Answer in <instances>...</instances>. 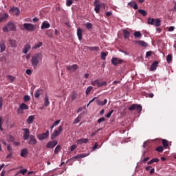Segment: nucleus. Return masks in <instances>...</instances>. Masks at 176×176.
<instances>
[{
  "label": "nucleus",
  "instance_id": "nucleus-41",
  "mask_svg": "<svg viewBox=\"0 0 176 176\" xmlns=\"http://www.w3.org/2000/svg\"><path fill=\"white\" fill-rule=\"evenodd\" d=\"M88 50H96L98 52L100 50V47H87Z\"/></svg>",
  "mask_w": 176,
  "mask_h": 176
},
{
  "label": "nucleus",
  "instance_id": "nucleus-18",
  "mask_svg": "<svg viewBox=\"0 0 176 176\" xmlns=\"http://www.w3.org/2000/svg\"><path fill=\"white\" fill-rule=\"evenodd\" d=\"M41 28V30L50 28V23H49L47 21H43L42 23Z\"/></svg>",
  "mask_w": 176,
  "mask_h": 176
},
{
  "label": "nucleus",
  "instance_id": "nucleus-42",
  "mask_svg": "<svg viewBox=\"0 0 176 176\" xmlns=\"http://www.w3.org/2000/svg\"><path fill=\"white\" fill-rule=\"evenodd\" d=\"M138 13H140V14L142 15L144 17H145V16H146L147 14L146 11H145L144 10H138Z\"/></svg>",
  "mask_w": 176,
  "mask_h": 176
},
{
  "label": "nucleus",
  "instance_id": "nucleus-27",
  "mask_svg": "<svg viewBox=\"0 0 176 176\" xmlns=\"http://www.w3.org/2000/svg\"><path fill=\"white\" fill-rule=\"evenodd\" d=\"M86 156H89V154H78L77 155L73 157L72 159H82V157H86Z\"/></svg>",
  "mask_w": 176,
  "mask_h": 176
},
{
  "label": "nucleus",
  "instance_id": "nucleus-10",
  "mask_svg": "<svg viewBox=\"0 0 176 176\" xmlns=\"http://www.w3.org/2000/svg\"><path fill=\"white\" fill-rule=\"evenodd\" d=\"M23 140H25V141H27V140H28V138H30V136L31 135H30V129L25 128L23 129Z\"/></svg>",
  "mask_w": 176,
  "mask_h": 176
},
{
  "label": "nucleus",
  "instance_id": "nucleus-59",
  "mask_svg": "<svg viewBox=\"0 0 176 176\" xmlns=\"http://www.w3.org/2000/svg\"><path fill=\"white\" fill-rule=\"evenodd\" d=\"M13 157V153H9L6 156V159H11Z\"/></svg>",
  "mask_w": 176,
  "mask_h": 176
},
{
  "label": "nucleus",
  "instance_id": "nucleus-31",
  "mask_svg": "<svg viewBox=\"0 0 176 176\" xmlns=\"http://www.w3.org/2000/svg\"><path fill=\"white\" fill-rule=\"evenodd\" d=\"M11 10L15 16H19V14H20V10L16 7L12 8Z\"/></svg>",
  "mask_w": 176,
  "mask_h": 176
},
{
  "label": "nucleus",
  "instance_id": "nucleus-57",
  "mask_svg": "<svg viewBox=\"0 0 176 176\" xmlns=\"http://www.w3.org/2000/svg\"><path fill=\"white\" fill-rule=\"evenodd\" d=\"M77 148L76 144H73L72 146H71L70 147V151L71 152H74V150L76 149Z\"/></svg>",
  "mask_w": 176,
  "mask_h": 176
},
{
  "label": "nucleus",
  "instance_id": "nucleus-38",
  "mask_svg": "<svg viewBox=\"0 0 176 176\" xmlns=\"http://www.w3.org/2000/svg\"><path fill=\"white\" fill-rule=\"evenodd\" d=\"M162 145H163L164 148H167V146H168V141H167V140H166V139H163L162 140Z\"/></svg>",
  "mask_w": 176,
  "mask_h": 176
},
{
  "label": "nucleus",
  "instance_id": "nucleus-23",
  "mask_svg": "<svg viewBox=\"0 0 176 176\" xmlns=\"http://www.w3.org/2000/svg\"><path fill=\"white\" fill-rule=\"evenodd\" d=\"M28 155V150L27 148H23L21 151V157H27Z\"/></svg>",
  "mask_w": 176,
  "mask_h": 176
},
{
  "label": "nucleus",
  "instance_id": "nucleus-3",
  "mask_svg": "<svg viewBox=\"0 0 176 176\" xmlns=\"http://www.w3.org/2000/svg\"><path fill=\"white\" fill-rule=\"evenodd\" d=\"M91 86H97V87H102V86H107V82H100V80L96 79L91 82Z\"/></svg>",
  "mask_w": 176,
  "mask_h": 176
},
{
  "label": "nucleus",
  "instance_id": "nucleus-56",
  "mask_svg": "<svg viewBox=\"0 0 176 176\" xmlns=\"http://www.w3.org/2000/svg\"><path fill=\"white\" fill-rule=\"evenodd\" d=\"M102 122H105V118L102 117L98 120V123H102Z\"/></svg>",
  "mask_w": 176,
  "mask_h": 176
},
{
  "label": "nucleus",
  "instance_id": "nucleus-17",
  "mask_svg": "<svg viewBox=\"0 0 176 176\" xmlns=\"http://www.w3.org/2000/svg\"><path fill=\"white\" fill-rule=\"evenodd\" d=\"M158 65H159V62L157 60H155L151 65V67H150L151 71H156V68H157Z\"/></svg>",
  "mask_w": 176,
  "mask_h": 176
},
{
  "label": "nucleus",
  "instance_id": "nucleus-49",
  "mask_svg": "<svg viewBox=\"0 0 176 176\" xmlns=\"http://www.w3.org/2000/svg\"><path fill=\"white\" fill-rule=\"evenodd\" d=\"M7 150L9 153H13V148H12V146H10V144L7 145Z\"/></svg>",
  "mask_w": 176,
  "mask_h": 176
},
{
  "label": "nucleus",
  "instance_id": "nucleus-35",
  "mask_svg": "<svg viewBox=\"0 0 176 176\" xmlns=\"http://www.w3.org/2000/svg\"><path fill=\"white\" fill-rule=\"evenodd\" d=\"M80 119H82V114L79 115L73 122L74 124H77L80 122Z\"/></svg>",
  "mask_w": 176,
  "mask_h": 176
},
{
  "label": "nucleus",
  "instance_id": "nucleus-11",
  "mask_svg": "<svg viewBox=\"0 0 176 176\" xmlns=\"http://www.w3.org/2000/svg\"><path fill=\"white\" fill-rule=\"evenodd\" d=\"M29 139H30L28 141L29 145H36L38 140L35 139V136L30 135Z\"/></svg>",
  "mask_w": 176,
  "mask_h": 176
},
{
  "label": "nucleus",
  "instance_id": "nucleus-16",
  "mask_svg": "<svg viewBox=\"0 0 176 176\" xmlns=\"http://www.w3.org/2000/svg\"><path fill=\"white\" fill-rule=\"evenodd\" d=\"M28 105H27L25 103H21L19 108L18 109V112H20V111L28 109Z\"/></svg>",
  "mask_w": 176,
  "mask_h": 176
},
{
  "label": "nucleus",
  "instance_id": "nucleus-25",
  "mask_svg": "<svg viewBox=\"0 0 176 176\" xmlns=\"http://www.w3.org/2000/svg\"><path fill=\"white\" fill-rule=\"evenodd\" d=\"M107 102H108V100L104 99V102L97 100L96 103L98 105H100V107H104V105H107Z\"/></svg>",
  "mask_w": 176,
  "mask_h": 176
},
{
  "label": "nucleus",
  "instance_id": "nucleus-19",
  "mask_svg": "<svg viewBox=\"0 0 176 176\" xmlns=\"http://www.w3.org/2000/svg\"><path fill=\"white\" fill-rule=\"evenodd\" d=\"M87 142H89V139L82 138L79 139L76 141V144H78V145H82V144H87Z\"/></svg>",
  "mask_w": 176,
  "mask_h": 176
},
{
  "label": "nucleus",
  "instance_id": "nucleus-64",
  "mask_svg": "<svg viewBox=\"0 0 176 176\" xmlns=\"http://www.w3.org/2000/svg\"><path fill=\"white\" fill-rule=\"evenodd\" d=\"M26 74H27V75H31V74H32V71L30 69H28L26 70Z\"/></svg>",
  "mask_w": 176,
  "mask_h": 176
},
{
  "label": "nucleus",
  "instance_id": "nucleus-51",
  "mask_svg": "<svg viewBox=\"0 0 176 176\" xmlns=\"http://www.w3.org/2000/svg\"><path fill=\"white\" fill-rule=\"evenodd\" d=\"M28 170L27 169H22L19 172V174H22L23 175H24L25 174H26V173H28Z\"/></svg>",
  "mask_w": 176,
  "mask_h": 176
},
{
  "label": "nucleus",
  "instance_id": "nucleus-62",
  "mask_svg": "<svg viewBox=\"0 0 176 176\" xmlns=\"http://www.w3.org/2000/svg\"><path fill=\"white\" fill-rule=\"evenodd\" d=\"M152 56V52L148 51L146 53V57H151Z\"/></svg>",
  "mask_w": 176,
  "mask_h": 176
},
{
  "label": "nucleus",
  "instance_id": "nucleus-24",
  "mask_svg": "<svg viewBox=\"0 0 176 176\" xmlns=\"http://www.w3.org/2000/svg\"><path fill=\"white\" fill-rule=\"evenodd\" d=\"M9 17L8 14H0V23H2Z\"/></svg>",
  "mask_w": 176,
  "mask_h": 176
},
{
  "label": "nucleus",
  "instance_id": "nucleus-52",
  "mask_svg": "<svg viewBox=\"0 0 176 176\" xmlns=\"http://www.w3.org/2000/svg\"><path fill=\"white\" fill-rule=\"evenodd\" d=\"M74 3L72 0H67L66 6H71Z\"/></svg>",
  "mask_w": 176,
  "mask_h": 176
},
{
  "label": "nucleus",
  "instance_id": "nucleus-48",
  "mask_svg": "<svg viewBox=\"0 0 176 176\" xmlns=\"http://www.w3.org/2000/svg\"><path fill=\"white\" fill-rule=\"evenodd\" d=\"M155 151H157V152H163V151H164V148H163V146H160L155 148Z\"/></svg>",
  "mask_w": 176,
  "mask_h": 176
},
{
  "label": "nucleus",
  "instance_id": "nucleus-14",
  "mask_svg": "<svg viewBox=\"0 0 176 176\" xmlns=\"http://www.w3.org/2000/svg\"><path fill=\"white\" fill-rule=\"evenodd\" d=\"M78 65H76V64H74L71 66H69V65L67 66V71H70L71 72H75V71H76V69H78Z\"/></svg>",
  "mask_w": 176,
  "mask_h": 176
},
{
  "label": "nucleus",
  "instance_id": "nucleus-8",
  "mask_svg": "<svg viewBox=\"0 0 176 176\" xmlns=\"http://www.w3.org/2000/svg\"><path fill=\"white\" fill-rule=\"evenodd\" d=\"M49 137V131H47L45 133L38 135L37 138L40 141H43V140H46Z\"/></svg>",
  "mask_w": 176,
  "mask_h": 176
},
{
  "label": "nucleus",
  "instance_id": "nucleus-47",
  "mask_svg": "<svg viewBox=\"0 0 176 176\" xmlns=\"http://www.w3.org/2000/svg\"><path fill=\"white\" fill-rule=\"evenodd\" d=\"M7 79L10 81V82H13L14 80V79H16V78H14V76H7Z\"/></svg>",
  "mask_w": 176,
  "mask_h": 176
},
{
  "label": "nucleus",
  "instance_id": "nucleus-29",
  "mask_svg": "<svg viewBox=\"0 0 176 176\" xmlns=\"http://www.w3.org/2000/svg\"><path fill=\"white\" fill-rule=\"evenodd\" d=\"M42 94H43V90L42 89H38L34 94V97L36 98H39V97H41V96H42Z\"/></svg>",
  "mask_w": 176,
  "mask_h": 176
},
{
  "label": "nucleus",
  "instance_id": "nucleus-36",
  "mask_svg": "<svg viewBox=\"0 0 176 176\" xmlns=\"http://www.w3.org/2000/svg\"><path fill=\"white\" fill-rule=\"evenodd\" d=\"M78 97V94L75 91H73L71 96L72 101H75Z\"/></svg>",
  "mask_w": 176,
  "mask_h": 176
},
{
  "label": "nucleus",
  "instance_id": "nucleus-2",
  "mask_svg": "<svg viewBox=\"0 0 176 176\" xmlns=\"http://www.w3.org/2000/svg\"><path fill=\"white\" fill-rule=\"evenodd\" d=\"M3 32H8V31H16V25L13 22H8L3 28Z\"/></svg>",
  "mask_w": 176,
  "mask_h": 176
},
{
  "label": "nucleus",
  "instance_id": "nucleus-37",
  "mask_svg": "<svg viewBox=\"0 0 176 176\" xmlns=\"http://www.w3.org/2000/svg\"><path fill=\"white\" fill-rule=\"evenodd\" d=\"M61 151V146L58 145L56 146L55 150H54V153L55 155H57Z\"/></svg>",
  "mask_w": 176,
  "mask_h": 176
},
{
  "label": "nucleus",
  "instance_id": "nucleus-46",
  "mask_svg": "<svg viewBox=\"0 0 176 176\" xmlns=\"http://www.w3.org/2000/svg\"><path fill=\"white\" fill-rule=\"evenodd\" d=\"M107 56H108V54H107V52H101V58L102 60H105V58L107 57Z\"/></svg>",
  "mask_w": 176,
  "mask_h": 176
},
{
  "label": "nucleus",
  "instance_id": "nucleus-34",
  "mask_svg": "<svg viewBox=\"0 0 176 176\" xmlns=\"http://www.w3.org/2000/svg\"><path fill=\"white\" fill-rule=\"evenodd\" d=\"M147 23L149 25H153L155 24V19L153 18H148Z\"/></svg>",
  "mask_w": 176,
  "mask_h": 176
},
{
  "label": "nucleus",
  "instance_id": "nucleus-50",
  "mask_svg": "<svg viewBox=\"0 0 176 176\" xmlns=\"http://www.w3.org/2000/svg\"><path fill=\"white\" fill-rule=\"evenodd\" d=\"M86 28L87 30H91V28H93V25L91 23H87L86 24Z\"/></svg>",
  "mask_w": 176,
  "mask_h": 176
},
{
  "label": "nucleus",
  "instance_id": "nucleus-28",
  "mask_svg": "<svg viewBox=\"0 0 176 176\" xmlns=\"http://www.w3.org/2000/svg\"><path fill=\"white\" fill-rule=\"evenodd\" d=\"M49 105H50V101H49V96L47 95H45L44 99V106L49 107Z\"/></svg>",
  "mask_w": 176,
  "mask_h": 176
},
{
  "label": "nucleus",
  "instance_id": "nucleus-44",
  "mask_svg": "<svg viewBox=\"0 0 176 176\" xmlns=\"http://www.w3.org/2000/svg\"><path fill=\"white\" fill-rule=\"evenodd\" d=\"M30 100H31V97H30V96L25 95L23 96L24 102H27L28 101H30Z\"/></svg>",
  "mask_w": 176,
  "mask_h": 176
},
{
  "label": "nucleus",
  "instance_id": "nucleus-60",
  "mask_svg": "<svg viewBox=\"0 0 176 176\" xmlns=\"http://www.w3.org/2000/svg\"><path fill=\"white\" fill-rule=\"evenodd\" d=\"M160 161V160H159V158H154L151 160V162H153V163H157Z\"/></svg>",
  "mask_w": 176,
  "mask_h": 176
},
{
  "label": "nucleus",
  "instance_id": "nucleus-20",
  "mask_svg": "<svg viewBox=\"0 0 176 176\" xmlns=\"http://www.w3.org/2000/svg\"><path fill=\"white\" fill-rule=\"evenodd\" d=\"M30 49H31V45L28 43L26 44L23 49V53H24V54H27V53H28Z\"/></svg>",
  "mask_w": 176,
  "mask_h": 176
},
{
  "label": "nucleus",
  "instance_id": "nucleus-5",
  "mask_svg": "<svg viewBox=\"0 0 176 176\" xmlns=\"http://www.w3.org/2000/svg\"><path fill=\"white\" fill-rule=\"evenodd\" d=\"M23 28H25V30L29 31L30 32H32V31H35V30L36 29L35 25L32 23H24Z\"/></svg>",
  "mask_w": 176,
  "mask_h": 176
},
{
  "label": "nucleus",
  "instance_id": "nucleus-61",
  "mask_svg": "<svg viewBox=\"0 0 176 176\" xmlns=\"http://www.w3.org/2000/svg\"><path fill=\"white\" fill-rule=\"evenodd\" d=\"M60 122H61V120H56V121H55L54 123H53V124H54V126H58V124H60Z\"/></svg>",
  "mask_w": 176,
  "mask_h": 176
},
{
  "label": "nucleus",
  "instance_id": "nucleus-58",
  "mask_svg": "<svg viewBox=\"0 0 176 176\" xmlns=\"http://www.w3.org/2000/svg\"><path fill=\"white\" fill-rule=\"evenodd\" d=\"M100 130H102V129H99L96 130V131L93 132L91 135V137H94V135H96L97 134V133H98L100 131Z\"/></svg>",
  "mask_w": 176,
  "mask_h": 176
},
{
  "label": "nucleus",
  "instance_id": "nucleus-13",
  "mask_svg": "<svg viewBox=\"0 0 176 176\" xmlns=\"http://www.w3.org/2000/svg\"><path fill=\"white\" fill-rule=\"evenodd\" d=\"M77 36L79 41H82L83 38V30L80 28L77 29Z\"/></svg>",
  "mask_w": 176,
  "mask_h": 176
},
{
  "label": "nucleus",
  "instance_id": "nucleus-4",
  "mask_svg": "<svg viewBox=\"0 0 176 176\" xmlns=\"http://www.w3.org/2000/svg\"><path fill=\"white\" fill-rule=\"evenodd\" d=\"M63 131V126L60 125L58 126L57 130H55L54 133L52 134L51 140H56V137H58L61 132Z\"/></svg>",
  "mask_w": 176,
  "mask_h": 176
},
{
  "label": "nucleus",
  "instance_id": "nucleus-22",
  "mask_svg": "<svg viewBox=\"0 0 176 176\" xmlns=\"http://www.w3.org/2000/svg\"><path fill=\"white\" fill-rule=\"evenodd\" d=\"M1 52H5L6 50V45H5V41L1 40L0 41Z\"/></svg>",
  "mask_w": 176,
  "mask_h": 176
},
{
  "label": "nucleus",
  "instance_id": "nucleus-21",
  "mask_svg": "<svg viewBox=\"0 0 176 176\" xmlns=\"http://www.w3.org/2000/svg\"><path fill=\"white\" fill-rule=\"evenodd\" d=\"M135 43H138L139 46H142V47H148V44L144 41H136Z\"/></svg>",
  "mask_w": 176,
  "mask_h": 176
},
{
  "label": "nucleus",
  "instance_id": "nucleus-9",
  "mask_svg": "<svg viewBox=\"0 0 176 176\" xmlns=\"http://www.w3.org/2000/svg\"><path fill=\"white\" fill-rule=\"evenodd\" d=\"M94 6H95L94 10L96 13H99L100 9H101V4H100V1L98 0H96L94 3Z\"/></svg>",
  "mask_w": 176,
  "mask_h": 176
},
{
  "label": "nucleus",
  "instance_id": "nucleus-43",
  "mask_svg": "<svg viewBox=\"0 0 176 176\" xmlns=\"http://www.w3.org/2000/svg\"><path fill=\"white\" fill-rule=\"evenodd\" d=\"M43 43L42 42H39L38 43H36L34 45V46L33 47V49H39V47H41V46H42Z\"/></svg>",
  "mask_w": 176,
  "mask_h": 176
},
{
  "label": "nucleus",
  "instance_id": "nucleus-30",
  "mask_svg": "<svg viewBox=\"0 0 176 176\" xmlns=\"http://www.w3.org/2000/svg\"><path fill=\"white\" fill-rule=\"evenodd\" d=\"M124 38V39H129L130 38V32L129 30H123Z\"/></svg>",
  "mask_w": 176,
  "mask_h": 176
},
{
  "label": "nucleus",
  "instance_id": "nucleus-33",
  "mask_svg": "<svg viewBox=\"0 0 176 176\" xmlns=\"http://www.w3.org/2000/svg\"><path fill=\"white\" fill-rule=\"evenodd\" d=\"M128 6H130V8H133L135 10H137V9H138V5H137V3H135L130 2L128 3Z\"/></svg>",
  "mask_w": 176,
  "mask_h": 176
},
{
  "label": "nucleus",
  "instance_id": "nucleus-54",
  "mask_svg": "<svg viewBox=\"0 0 176 176\" xmlns=\"http://www.w3.org/2000/svg\"><path fill=\"white\" fill-rule=\"evenodd\" d=\"M8 141H9V142H14V137H13L12 135H10L8 138Z\"/></svg>",
  "mask_w": 176,
  "mask_h": 176
},
{
  "label": "nucleus",
  "instance_id": "nucleus-32",
  "mask_svg": "<svg viewBox=\"0 0 176 176\" xmlns=\"http://www.w3.org/2000/svg\"><path fill=\"white\" fill-rule=\"evenodd\" d=\"M161 23L162 21H160L159 19H155L153 25H155V27H160V25H162Z\"/></svg>",
  "mask_w": 176,
  "mask_h": 176
},
{
  "label": "nucleus",
  "instance_id": "nucleus-26",
  "mask_svg": "<svg viewBox=\"0 0 176 176\" xmlns=\"http://www.w3.org/2000/svg\"><path fill=\"white\" fill-rule=\"evenodd\" d=\"M34 119H35V116H30L28 118L27 120H26L27 124H32V122H34Z\"/></svg>",
  "mask_w": 176,
  "mask_h": 176
},
{
  "label": "nucleus",
  "instance_id": "nucleus-55",
  "mask_svg": "<svg viewBox=\"0 0 176 176\" xmlns=\"http://www.w3.org/2000/svg\"><path fill=\"white\" fill-rule=\"evenodd\" d=\"M98 148V143L96 142L95 144L94 145L93 148H92V151H94Z\"/></svg>",
  "mask_w": 176,
  "mask_h": 176
},
{
  "label": "nucleus",
  "instance_id": "nucleus-1",
  "mask_svg": "<svg viewBox=\"0 0 176 176\" xmlns=\"http://www.w3.org/2000/svg\"><path fill=\"white\" fill-rule=\"evenodd\" d=\"M41 61H42V54H34L31 58V63L33 68H36V67H38V64H39Z\"/></svg>",
  "mask_w": 176,
  "mask_h": 176
},
{
  "label": "nucleus",
  "instance_id": "nucleus-53",
  "mask_svg": "<svg viewBox=\"0 0 176 176\" xmlns=\"http://www.w3.org/2000/svg\"><path fill=\"white\" fill-rule=\"evenodd\" d=\"M113 112H114V110L113 109L111 110L107 114H106L105 117L106 118H111V116H112Z\"/></svg>",
  "mask_w": 176,
  "mask_h": 176
},
{
  "label": "nucleus",
  "instance_id": "nucleus-45",
  "mask_svg": "<svg viewBox=\"0 0 176 176\" xmlns=\"http://www.w3.org/2000/svg\"><path fill=\"white\" fill-rule=\"evenodd\" d=\"M173 60V56H171V54H168L166 57V61L168 64H170V63H171V60Z\"/></svg>",
  "mask_w": 176,
  "mask_h": 176
},
{
  "label": "nucleus",
  "instance_id": "nucleus-63",
  "mask_svg": "<svg viewBox=\"0 0 176 176\" xmlns=\"http://www.w3.org/2000/svg\"><path fill=\"white\" fill-rule=\"evenodd\" d=\"M154 96L155 95L153 94V93H150L146 95V97H149L150 98H153Z\"/></svg>",
  "mask_w": 176,
  "mask_h": 176
},
{
  "label": "nucleus",
  "instance_id": "nucleus-6",
  "mask_svg": "<svg viewBox=\"0 0 176 176\" xmlns=\"http://www.w3.org/2000/svg\"><path fill=\"white\" fill-rule=\"evenodd\" d=\"M129 111H137V112H141L142 111V107L140 104H133L129 107Z\"/></svg>",
  "mask_w": 176,
  "mask_h": 176
},
{
  "label": "nucleus",
  "instance_id": "nucleus-12",
  "mask_svg": "<svg viewBox=\"0 0 176 176\" xmlns=\"http://www.w3.org/2000/svg\"><path fill=\"white\" fill-rule=\"evenodd\" d=\"M57 144H58V142H57L56 140H54V141H51L50 142H48L46 145L47 148L52 149L53 148H54Z\"/></svg>",
  "mask_w": 176,
  "mask_h": 176
},
{
  "label": "nucleus",
  "instance_id": "nucleus-40",
  "mask_svg": "<svg viewBox=\"0 0 176 176\" xmlns=\"http://www.w3.org/2000/svg\"><path fill=\"white\" fill-rule=\"evenodd\" d=\"M93 89V87L90 86V87H88L85 91V94L87 96H89L90 94V91H91Z\"/></svg>",
  "mask_w": 176,
  "mask_h": 176
},
{
  "label": "nucleus",
  "instance_id": "nucleus-15",
  "mask_svg": "<svg viewBox=\"0 0 176 176\" xmlns=\"http://www.w3.org/2000/svg\"><path fill=\"white\" fill-rule=\"evenodd\" d=\"M8 44L11 46V47H13L14 49L17 47V41H16L14 39H9Z\"/></svg>",
  "mask_w": 176,
  "mask_h": 176
},
{
  "label": "nucleus",
  "instance_id": "nucleus-39",
  "mask_svg": "<svg viewBox=\"0 0 176 176\" xmlns=\"http://www.w3.org/2000/svg\"><path fill=\"white\" fill-rule=\"evenodd\" d=\"M133 35L135 38H141L142 36V34H141V32H135Z\"/></svg>",
  "mask_w": 176,
  "mask_h": 176
},
{
  "label": "nucleus",
  "instance_id": "nucleus-7",
  "mask_svg": "<svg viewBox=\"0 0 176 176\" xmlns=\"http://www.w3.org/2000/svg\"><path fill=\"white\" fill-rule=\"evenodd\" d=\"M123 63V60L120 58L113 57L111 59V64L113 65H119V64H122Z\"/></svg>",
  "mask_w": 176,
  "mask_h": 176
}]
</instances>
